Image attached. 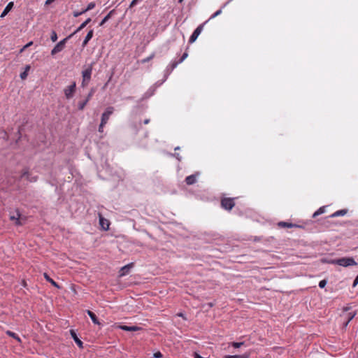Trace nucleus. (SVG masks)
<instances>
[{
	"label": "nucleus",
	"mask_w": 358,
	"mask_h": 358,
	"mask_svg": "<svg viewBox=\"0 0 358 358\" xmlns=\"http://www.w3.org/2000/svg\"><path fill=\"white\" fill-rule=\"evenodd\" d=\"M331 263L343 267L355 266L357 264V263L355 261V259L352 257H342L339 259H333L331 261Z\"/></svg>",
	"instance_id": "nucleus-1"
},
{
	"label": "nucleus",
	"mask_w": 358,
	"mask_h": 358,
	"mask_svg": "<svg viewBox=\"0 0 358 358\" xmlns=\"http://www.w3.org/2000/svg\"><path fill=\"white\" fill-rule=\"evenodd\" d=\"M73 36V34H70L69 36L66 37L61 41H59L52 50L51 55H55L57 54L58 52H60L65 47V44L67 42V41L71 38Z\"/></svg>",
	"instance_id": "nucleus-2"
},
{
	"label": "nucleus",
	"mask_w": 358,
	"mask_h": 358,
	"mask_svg": "<svg viewBox=\"0 0 358 358\" xmlns=\"http://www.w3.org/2000/svg\"><path fill=\"white\" fill-rule=\"evenodd\" d=\"M235 206L234 199L224 198L221 200V206L225 210H230Z\"/></svg>",
	"instance_id": "nucleus-3"
},
{
	"label": "nucleus",
	"mask_w": 358,
	"mask_h": 358,
	"mask_svg": "<svg viewBox=\"0 0 358 358\" xmlns=\"http://www.w3.org/2000/svg\"><path fill=\"white\" fill-rule=\"evenodd\" d=\"M92 72V67L90 66L83 71V81L82 85L84 87L88 84L90 80L91 75Z\"/></svg>",
	"instance_id": "nucleus-4"
},
{
	"label": "nucleus",
	"mask_w": 358,
	"mask_h": 358,
	"mask_svg": "<svg viewBox=\"0 0 358 358\" xmlns=\"http://www.w3.org/2000/svg\"><path fill=\"white\" fill-rule=\"evenodd\" d=\"M207 22H208V21H206L204 23L200 24L199 26H198L196 27V29L194 31V32L192 33V34L189 37V43H194L197 39L198 36L201 33L205 24L207 23Z\"/></svg>",
	"instance_id": "nucleus-5"
},
{
	"label": "nucleus",
	"mask_w": 358,
	"mask_h": 358,
	"mask_svg": "<svg viewBox=\"0 0 358 358\" xmlns=\"http://www.w3.org/2000/svg\"><path fill=\"white\" fill-rule=\"evenodd\" d=\"M114 108L112 106L108 107L105 112L101 115V122L102 125H106L108 122V120L110 118V116L113 113Z\"/></svg>",
	"instance_id": "nucleus-6"
},
{
	"label": "nucleus",
	"mask_w": 358,
	"mask_h": 358,
	"mask_svg": "<svg viewBox=\"0 0 358 358\" xmlns=\"http://www.w3.org/2000/svg\"><path fill=\"white\" fill-rule=\"evenodd\" d=\"M76 84L73 82L71 85L66 87L64 92L66 99H69L73 97L76 92Z\"/></svg>",
	"instance_id": "nucleus-7"
},
{
	"label": "nucleus",
	"mask_w": 358,
	"mask_h": 358,
	"mask_svg": "<svg viewBox=\"0 0 358 358\" xmlns=\"http://www.w3.org/2000/svg\"><path fill=\"white\" fill-rule=\"evenodd\" d=\"M199 175V173H196L195 174L190 175L185 178V182L188 185H192L194 184L196 182L197 176Z\"/></svg>",
	"instance_id": "nucleus-8"
},
{
	"label": "nucleus",
	"mask_w": 358,
	"mask_h": 358,
	"mask_svg": "<svg viewBox=\"0 0 358 358\" xmlns=\"http://www.w3.org/2000/svg\"><path fill=\"white\" fill-rule=\"evenodd\" d=\"M20 218V213H19L18 210H16L15 214L10 215V220L11 221H14L15 224L16 225H22Z\"/></svg>",
	"instance_id": "nucleus-9"
},
{
	"label": "nucleus",
	"mask_w": 358,
	"mask_h": 358,
	"mask_svg": "<svg viewBox=\"0 0 358 358\" xmlns=\"http://www.w3.org/2000/svg\"><path fill=\"white\" fill-rule=\"evenodd\" d=\"M70 334L76 343L78 345V347L80 348H83V343L78 338L76 333L73 330H71Z\"/></svg>",
	"instance_id": "nucleus-10"
},
{
	"label": "nucleus",
	"mask_w": 358,
	"mask_h": 358,
	"mask_svg": "<svg viewBox=\"0 0 358 358\" xmlns=\"http://www.w3.org/2000/svg\"><path fill=\"white\" fill-rule=\"evenodd\" d=\"M180 64V62H179V60L178 61H174V62H172L167 67H166V73L169 75L172 71L177 67V66Z\"/></svg>",
	"instance_id": "nucleus-11"
},
{
	"label": "nucleus",
	"mask_w": 358,
	"mask_h": 358,
	"mask_svg": "<svg viewBox=\"0 0 358 358\" xmlns=\"http://www.w3.org/2000/svg\"><path fill=\"white\" fill-rule=\"evenodd\" d=\"M120 329L127 331H136L139 330L141 328L137 326H127V325H120Z\"/></svg>",
	"instance_id": "nucleus-12"
},
{
	"label": "nucleus",
	"mask_w": 358,
	"mask_h": 358,
	"mask_svg": "<svg viewBox=\"0 0 358 358\" xmlns=\"http://www.w3.org/2000/svg\"><path fill=\"white\" fill-rule=\"evenodd\" d=\"M278 225L282 228L299 227V226L297 224H292L290 222H278Z\"/></svg>",
	"instance_id": "nucleus-13"
},
{
	"label": "nucleus",
	"mask_w": 358,
	"mask_h": 358,
	"mask_svg": "<svg viewBox=\"0 0 358 358\" xmlns=\"http://www.w3.org/2000/svg\"><path fill=\"white\" fill-rule=\"evenodd\" d=\"M94 31L93 29H91L88 31L87 36H85V38L84 39L83 42V47H85L88 42L91 40V38L93 37Z\"/></svg>",
	"instance_id": "nucleus-14"
},
{
	"label": "nucleus",
	"mask_w": 358,
	"mask_h": 358,
	"mask_svg": "<svg viewBox=\"0 0 358 358\" xmlns=\"http://www.w3.org/2000/svg\"><path fill=\"white\" fill-rule=\"evenodd\" d=\"M91 22V18H87L85 22H83L78 28L77 29L73 32L71 34L75 35L76 34H77L78 32H79L80 31H81L83 29H84L87 24L88 23H90Z\"/></svg>",
	"instance_id": "nucleus-15"
},
{
	"label": "nucleus",
	"mask_w": 358,
	"mask_h": 358,
	"mask_svg": "<svg viewBox=\"0 0 358 358\" xmlns=\"http://www.w3.org/2000/svg\"><path fill=\"white\" fill-rule=\"evenodd\" d=\"M133 264H129L123 266L120 270V276H123L129 272L130 268L132 267Z\"/></svg>",
	"instance_id": "nucleus-16"
},
{
	"label": "nucleus",
	"mask_w": 358,
	"mask_h": 358,
	"mask_svg": "<svg viewBox=\"0 0 358 358\" xmlns=\"http://www.w3.org/2000/svg\"><path fill=\"white\" fill-rule=\"evenodd\" d=\"M13 6V2L8 3V5L6 6V7L4 8L3 11L2 12V13L1 14L0 17H4L8 13V12L12 9Z\"/></svg>",
	"instance_id": "nucleus-17"
},
{
	"label": "nucleus",
	"mask_w": 358,
	"mask_h": 358,
	"mask_svg": "<svg viewBox=\"0 0 358 358\" xmlns=\"http://www.w3.org/2000/svg\"><path fill=\"white\" fill-rule=\"evenodd\" d=\"M347 213H348V210H346V209H342V210H339L336 211L335 213H334L333 214H331V215H330V217H338V216H343V215H345Z\"/></svg>",
	"instance_id": "nucleus-18"
},
{
	"label": "nucleus",
	"mask_w": 358,
	"mask_h": 358,
	"mask_svg": "<svg viewBox=\"0 0 358 358\" xmlns=\"http://www.w3.org/2000/svg\"><path fill=\"white\" fill-rule=\"evenodd\" d=\"M43 275L45 280L50 283H51V285H52L54 287L57 288H60L59 285L54 280H52L46 273H44Z\"/></svg>",
	"instance_id": "nucleus-19"
},
{
	"label": "nucleus",
	"mask_w": 358,
	"mask_h": 358,
	"mask_svg": "<svg viewBox=\"0 0 358 358\" xmlns=\"http://www.w3.org/2000/svg\"><path fill=\"white\" fill-rule=\"evenodd\" d=\"M115 13V10H110L108 15L104 17V18L101 20V22H100L99 25L100 26H102L111 17L112 15Z\"/></svg>",
	"instance_id": "nucleus-20"
},
{
	"label": "nucleus",
	"mask_w": 358,
	"mask_h": 358,
	"mask_svg": "<svg viewBox=\"0 0 358 358\" xmlns=\"http://www.w3.org/2000/svg\"><path fill=\"white\" fill-rule=\"evenodd\" d=\"M88 315L90 316V317L91 318V320H92V322L95 324H99V322L96 316V315L91 310H87V311Z\"/></svg>",
	"instance_id": "nucleus-21"
},
{
	"label": "nucleus",
	"mask_w": 358,
	"mask_h": 358,
	"mask_svg": "<svg viewBox=\"0 0 358 358\" xmlns=\"http://www.w3.org/2000/svg\"><path fill=\"white\" fill-rule=\"evenodd\" d=\"M99 222L103 229L106 230L108 229L109 222L107 220L104 219L102 217H100Z\"/></svg>",
	"instance_id": "nucleus-22"
},
{
	"label": "nucleus",
	"mask_w": 358,
	"mask_h": 358,
	"mask_svg": "<svg viewBox=\"0 0 358 358\" xmlns=\"http://www.w3.org/2000/svg\"><path fill=\"white\" fill-rule=\"evenodd\" d=\"M6 334L8 335L9 336L15 338L18 343H21V339L14 332L11 331H7L6 332Z\"/></svg>",
	"instance_id": "nucleus-23"
},
{
	"label": "nucleus",
	"mask_w": 358,
	"mask_h": 358,
	"mask_svg": "<svg viewBox=\"0 0 358 358\" xmlns=\"http://www.w3.org/2000/svg\"><path fill=\"white\" fill-rule=\"evenodd\" d=\"M324 212H325V207L324 206L320 207L317 210H316L313 213V217H316L317 216L324 213Z\"/></svg>",
	"instance_id": "nucleus-24"
},
{
	"label": "nucleus",
	"mask_w": 358,
	"mask_h": 358,
	"mask_svg": "<svg viewBox=\"0 0 358 358\" xmlns=\"http://www.w3.org/2000/svg\"><path fill=\"white\" fill-rule=\"evenodd\" d=\"M30 177V174L27 169H24L22 171L21 178H25L27 180Z\"/></svg>",
	"instance_id": "nucleus-25"
},
{
	"label": "nucleus",
	"mask_w": 358,
	"mask_h": 358,
	"mask_svg": "<svg viewBox=\"0 0 358 358\" xmlns=\"http://www.w3.org/2000/svg\"><path fill=\"white\" fill-rule=\"evenodd\" d=\"M87 103H88V99H85L84 101L79 102L78 109L81 110H83Z\"/></svg>",
	"instance_id": "nucleus-26"
},
{
	"label": "nucleus",
	"mask_w": 358,
	"mask_h": 358,
	"mask_svg": "<svg viewBox=\"0 0 358 358\" xmlns=\"http://www.w3.org/2000/svg\"><path fill=\"white\" fill-rule=\"evenodd\" d=\"M224 358H248V356L245 355H226Z\"/></svg>",
	"instance_id": "nucleus-27"
},
{
	"label": "nucleus",
	"mask_w": 358,
	"mask_h": 358,
	"mask_svg": "<svg viewBox=\"0 0 358 358\" xmlns=\"http://www.w3.org/2000/svg\"><path fill=\"white\" fill-rule=\"evenodd\" d=\"M95 7V3L91 2L87 5V7L83 10V12H87L88 10H90L93 9Z\"/></svg>",
	"instance_id": "nucleus-28"
},
{
	"label": "nucleus",
	"mask_w": 358,
	"mask_h": 358,
	"mask_svg": "<svg viewBox=\"0 0 358 358\" xmlns=\"http://www.w3.org/2000/svg\"><path fill=\"white\" fill-rule=\"evenodd\" d=\"M50 38L53 42H55L57 40V35L55 31H52Z\"/></svg>",
	"instance_id": "nucleus-29"
},
{
	"label": "nucleus",
	"mask_w": 358,
	"mask_h": 358,
	"mask_svg": "<svg viewBox=\"0 0 358 358\" xmlns=\"http://www.w3.org/2000/svg\"><path fill=\"white\" fill-rule=\"evenodd\" d=\"M221 13H222V10H221V9H220V10H217L214 14H213V15L210 16V17L207 21L208 22L210 20H211V19H213V18H214V17H215L218 16V15H220Z\"/></svg>",
	"instance_id": "nucleus-30"
},
{
	"label": "nucleus",
	"mask_w": 358,
	"mask_h": 358,
	"mask_svg": "<svg viewBox=\"0 0 358 358\" xmlns=\"http://www.w3.org/2000/svg\"><path fill=\"white\" fill-rule=\"evenodd\" d=\"M355 313H350L348 314V321H347V322H346V323H345V326H347V325H348V324L350 322V321L351 320H352V318L355 317Z\"/></svg>",
	"instance_id": "nucleus-31"
},
{
	"label": "nucleus",
	"mask_w": 358,
	"mask_h": 358,
	"mask_svg": "<svg viewBox=\"0 0 358 358\" xmlns=\"http://www.w3.org/2000/svg\"><path fill=\"white\" fill-rule=\"evenodd\" d=\"M155 57V54L152 53L150 56H149L147 58H145L142 60V63H145V62H149L150 59H152V58H154Z\"/></svg>",
	"instance_id": "nucleus-32"
},
{
	"label": "nucleus",
	"mask_w": 358,
	"mask_h": 358,
	"mask_svg": "<svg viewBox=\"0 0 358 358\" xmlns=\"http://www.w3.org/2000/svg\"><path fill=\"white\" fill-rule=\"evenodd\" d=\"M327 283V282L326 280H322L319 282V287L320 288H324L326 286Z\"/></svg>",
	"instance_id": "nucleus-33"
},
{
	"label": "nucleus",
	"mask_w": 358,
	"mask_h": 358,
	"mask_svg": "<svg viewBox=\"0 0 358 358\" xmlns=\"http://www.w3.org/2000/svg\"><path fill=\"white\" fill-rule=\"evenodd\" d=\"M243 345V342H240V343L234 342V343H232V346L236 348H240Z\"/></svg>",
	"instance_id": "nucleus-34"
},
{
	"label": "nucleus",
	"mask_w": 358,
	"mask_h": 358,
	"mask_svg": "<svg viewBox=\"0 0 358 358\" xmlns=\"http://www.w3.org/2000/svg\"><path fill=\"white\" fill-rule=\"evenodd\" d=\"M188 56L187 52H184L181 58L179 59V62L182 63Z\"/></svg>",
	"instance_id": "nucleus-35"
},
{
	"label": "nucleus",
	"mask_w": 358,
	"mask_h": 358,
	"mask_svg": "<svg viewBox=\"0 0 358 358\" xmlns=\"http://www.w3.org/2000/svg\"><path fill=\"white\" fill-rule=\"evenodd\" d=\"M33 44V42L32 41H30L29 43H28L27 45H25L22 49H21V52L24 51L26 48H27L28 47L31 46V45Z\"/></svg>",
	"instance_id": "nucleus-36"
},
{
	"label": "nucleus",
	"mask_w": 358,
	"mask_h": 358,
	"mask_svg": "<svg viewBox=\"0 0 358 358\" xmlns=\"http://www.w3.org/2000/svg\"><path fill=\"white\" fill-rule=\"evenodd\" d=\"M85 13V12H83V10L82 11H80V12H78V11H76V12H74V13H73V16H74V17H77L80 16V15H82V14H83V13Z\"/></svg>",
	"instance_id": "nucleus-37"
},
{
	"label": "nucleus",
	"mask_w": 358,
	"mask_h": 358,
	"mask_svg": "<svg viewBox=\"0 0 358 358\" xmlns=\"http://www.w3.org/2000/svg\"><path fill=\"white\" fill-rule=\"evenodd\" d=\"M138 1H139V0H133V1L131 2L130 5H129V8H132V7L135 6L137 4V3H138Z\"/></svg>",
	"instance_id": "nucleus-38"
},
{
	"label": "nucleus",
	"mask_w": 358,
	"mask_h": 358,
	"mask_svg": "<svg viewBox=\"0 0 358 358\" xmlns=\"http://www.w3.org/2000/svg\"><path fill=\"white\" fill-rule=\"evenodd\" d=\"M27 71H24V72L21 73V74H20V78L23 80L27 78Z\"/></svg>",
	"instance_id": "nucleus-39"
},
{
	"label": "nucleus",
	"mask_w": 358,
	"mask_h": 358,
	"mask_svg": "<svg viewBox=\"0 0 358 358\" xmlns=\"http://www.w3.org/2000/svg\"><path fill=\"white\" fill-rule=\"evenodd\" d=\"M162 357V355L160 352H157L154 354V357L155 358H160Z\"/></svg>",
	"instance_id": "nucleus-40"
},
{
	"label": "nucleus",
	"mask_w": 358,
	"mask_h": 358,
	"mask_svg": "<svg viewBox=\"0 0 358 358\" xmlns=\"http://www.w3.org/2000/svg\"><path fill=\"white\" fill-rule=\"evenodd\" d=\"M27 180L30 181V182H36L37 180V177L36 176H34V177H29Z\"/></svg>",
	"instance_id": "nucleus-41"
},
{
	"label": "nucleus",
	"mask_w": 358,
	"mask_h": 358,
	"mask_svg": "<svg viewBox=\"0 0 358 358\" xmlns=\"http://www.w3.org/2000/svg\"><path fill=\"white\" fill-rule=\"evenodd\" d=\"M357 284H358V275L355 278V279L353 282V284H352V287H356Z\"/></svg>",
	"instance_id": "nucleus-42"
},
{
	"label": "nucleus",
	"mask_w": 358,
	"mask_h": 358,
	"mask_svg": "<svg viewBox=\"0 0 358 358\" xmlns=\"http://www.w3.org/2000/svg\"><path fill=\"white\" fill-rule=\"evenodd\" d=\"M104 126H105V125H102V123H101V122L100 123V125H99V132H101V133H102V132H103V127H104Z\"/></svg>",
	"instance_id": "nucleus-43"
},
{
	"label": "nucleus",
	"mask_w": 358,
	"mask_h": 358,
	"mask_svg": "<svg viewBox=\"0 0 358 358\" xmlns=\"http://www.w3.org/2000/svg\"><path fill=\"white\" fill-rule=\"evenodd\" d=\"M55 0H46L45 5H50L53 3Z\"/></svg>",
	"instance_id": "nucleus-44"
},
{
	"label": "nucleus",
	"mask_w": 358,
	"mask_h": 358,
	"mask_svg": "<svg viewBox=\"0 0 358 358\" xmlns=\"http://www.w3.org/2000/svg\"><path fill=\"white\" fill-rule=\"evenodd\" d=\"M93 94V92L92 91L87 96V99H88V101H90V99H91L92 96Z\"/></svg>",
	"instance_id": "nucleus-45"
},
{
	"label": "nucleus",
	"mask_w": 358,
	"mask_h": 358,
	"mask_svg": "<svg viewBox=\"0 0 358 358\" xmlns=\"http://www.w3.org/2000/svg\"><path fill=\"white\" fill-rule=\"evenodd\" d=\"M149 122H150V119H145V120L143 121V123H144L145 124H148Z\"/></svg>",
	"instance_id": "nucleus-46"
},
{
	"label": "nucleus",
	"mask_w": 358,
	"mask_h": 358,
	"mask_svg": "<svg viewBox=\"0 0 358 358\" xmlns=\"http://www.w3.org/2000/svg\"><path fill=\"white\" fill-rule=\"evenodd\" d=\"M29 69H30V66L27 65V66H26V68H25V71H27H27L29 70Z\"/></svg>",
	"instance_id": "nucleus-47"
},
{
	"label": "nucleus",
	"mask_w": 358,
	"mask_h": 358,
	"mask_svg": "<svg viewBox=\"0 0 358 358\" xmlns=\"http://www.w3.org/2000/svg\"><path fill=\"white\" fill-rule=\"evenodd\" d=\"M178 315L180 316V317H183V314L182 313H179V314H178Z\"/></svg>",
	"instance_id": "nucleus-48"
},
{
	"label": "nucleus",
	"mask_w": 358,
	"mask_h": 358,
	"mask_svg": "<svg viewBox=\"0 0 358 358\" xmlns=\"http://www.w3.org/2000/svg\"><path fill=\"white\" fill-rule=\"evenodd\" d=\"M182 1H183V0H178L179 3H182Z\"/></svg>",
	"instance_id": "nucleus-49"
},
{
	"label": "nucleus",
	"mask_w": 358,
	"mask_h": 358,
	"mask_svg": "<svg viewBox=\"0 0 358 358\" xmlns=\"http://www.w3.org/2000/svg\"><path fill=\"white\" fill-rule=\"evenodd\" d=\"M178 149H179V147H177L175 148V150H178Z\"/></svg>",
	"instance_id": "nucleus-50"
}]
</instances>
